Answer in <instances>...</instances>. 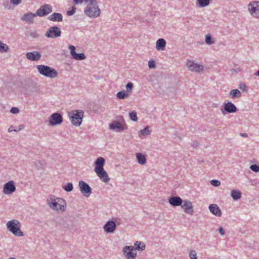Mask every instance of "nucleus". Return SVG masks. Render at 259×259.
<instances>
[{
    "label": "nucleus",
    "instance_id": "nucleus-6",
    "mask_svg": "<svg viewBox=\"0 0 259 259\" xmlns=\"http://www.w3.org/2000/svg\"><path fill=\"white\" fill-rule=\"evenodd\" d=\"M248 10L252 17L259 18V1L250 2L248 5Z\"/></svg>",
    "mask_w": 259,
    "mask_h": 259
},
{
    "label": "nucleus",
    "instance_id": "nucleus-9",
    "mask_svg": "<svg viewBox=\"0 0 259 259\" xmlns=\"http://www.w3.org/2000/svg\"><path fill=\"white\" fill-rule=\"evenodd\" d=\"M123 254L127 259H135L137 256V252L133 246H126L123 248Z\"/></svg>",
    "mask_w": 259,
    "mask_h": 259
},
{
    "label": "nucleus",
    "instance_id": "nucleus-44",
    "mask_svg": "<svg viewBox=\"0 0 259 259\" xmlns=\"http://www.w3.org/2000/svg\"><path fill=\"white\" fill-rule=\"evenodd\" d=\"M148 66L150 68H153L155 67V62L154 60H150L148 62Z\"/></svg>",
    "mask_w": 259,
    "mask_h": 259
},
{
    "label": "nucleus",
    "instance_id": "nucleus-11",
    "mask_svg": "<svg viewBox=\"0 0 259 259\" xmlns=\"http://www.w3.org/2000/svg\"><path fill=\"white\" fill-rule=\"evenodd\" d=\"M16 190L14 182L10 181L4 184L3 186V193L6 195H10L14 193Z\"/></svg>",
    "mask_w": 259,
    "mask_h": 259
},
{
    "label": "nucleus",
    "instance_id": "nucleus-37",
    "mask_svg": "<svg viewBox=\"0 0 259 259\" xmlns=\"http://www.w3.org/2000/svg\"><path fill=\"white\" fill-rule=\"evenodd\" d=\"M133 88V84L131 82H128L126 85V89L128 92H132V89Z\"/></svg>",
    "mask_w": 259,
    "mask_h": 259
},
{
    "label": "nucleus",
    "instance_id": "nucleus-43",
    "mask_svg": "<svg viewBox=\"0 0 259 259\" xmlns=\"http://www.w3.org/2000/svg\"><path fill=\"white\" fill-rule=\"evenodd\" d=\"M75 11H76V7L75 6H73L71 10L68 11L67 12V14L68 16L72 15L73 14H74L75 13Z\"/></svg>",
    "mask_w": 259,
    "mask_h": 259
},
{
    "label": "nucleus",
    "instance_id": "nucleus-25",
    "mask_svg": "<svg viewBox=\"0 0 259 259\" xmlns=\"http://www.w3.org/2000/svg\"><path fill=\"white\" fill-rule=\"evenodd\" d=\"M229 96L231 98H240L241 96V93L239 90L238 89H234L232 90L230 93Z\"/></svg>",
    "mask_w": 259,
    "mask_h": 259
},
{
    "label": "nucleus",
    "instance_id": "nucleus-50",
    "mask_svg": "<svg viewBox=\"0 0 259 259\" xmlns=\"http://www.w3.org/2000/svg\"><path fill=\"white\" fill-rule=\"evenodd\" d=\"M219 232L221 235H223L225 234V230L223 228H220L219 229Z\"/></svg>",
    "mask_w": 259,
    "mask_h": 259
},
{
    "label": "nucleus",
    "instance_id": "nucleus-13",
    "mask_svg": "<svg viewBox=\"0 0 259 259\" xmlns=\"http://www.w3.org/2000/svg\"><path fill=\"white\" fill-rule=\"evenodd\" d=\"M186 65L188 68L192 71L200 72L203 69V65L197 64L191 61H188Z\"/></svg>",
    "mask_w": 259,
    "mask_h": 259
},
{
    "label": "nucleus",
    "instance_id": "nucleus-29",
    "mask_svg": "<svg viewBox=\"0 0 259 259\" xmlns=\"http://www.w3.org/2000/svg\"><path fill=\"white\" fill-rule=\"evenodd\" d=\"M9 49V46L0 40V52L6 53L8 51Z\"/></svg>",
    "mask_w": 259,
    "mask_h": 259
},
{
    "label": "nucleus",
    "instance_id": "nucleus-46",
    "mask_svg": "<svg viewBox=\"0 0 259 259\" xmlns=\"http://www.w3.org/2000/svg\"><path fill=\"white\" fill-rule=\"evenodd\" d=\"M11 3L14 5H18L21 3V0H10Z\"/></svg>",
    "mask_w": 259,
    "mask_h": 259
},
{
    "label": "nucleus",
    "instance_id": "nucleus-27",
    "mask_svg": "<svg viewBox=\"0 0 259 259\" xmlns=\"http://www.w3.org/2000/svg\"><path fill=\"white\" fill-rule=\"evenodd\" d=\"M130 96L128 93H126L125 91H122L118 92L116 94V97L119 99H123Z\"/></svg>",
    "mask_w": 259,
    "mask_h": 259
},
{
    "label": "nucleus",
    "instance_id": "nucleus-23",
    "mask_svg": "<svg viewBox=\"0 0 259 259\" xmlns=\"http://www.w3.org/2000/svg\"><path fill=\"white\" fill-rule=\"evenodd\" d=\"M137 160L138 163L141 165H144L146 162V155L142 153H137L136 155Z\"/></svg>",
    "mask_w": 259,
    "mask_h": 259
},
{
    "label": "nucleus",
    "instance_id": "nucleus-2",
    "mask_svg": "<svg viewBox=\"0 0 259 259\" xmlns=\"http://www.w3.org/2000/svg\"><path fill=\"white\" fill-rule=\"evenodd\" d=\"M105 160L102 157H98L95 162L94 171L98 177L104 183H108L110 181V178L104 169Z\"/></svg>",
    "mask_w": 259,
    "mask_h": 259
},
{
    "label": "nucleus",
    "instance_id": "nucleus-38",
    "mask_svg": "<svg viewBox=\"0 0 259 259\" xmlns=\"http://www.w3.org/2000/svg\"><path fill=\"white\" fill-rule=\"evenodd\" d=\"M190 259H197V254L195 250H191L189 253Z\"/></svg>",
    "mask_w": 259,
    "mask_h": 259
},
{
    "label": "nucleus",
    "instance_id": "nucleus-40",
    "mask_svg": "<svg viewBox=\"0 0 259 259\" xmlns=\"http://www.w3.org/2000/svg\"><path fill=\"white\" fill-rule=\"evenodd\" d=\"M250 168L254 172H258L259 171V166L254 164L251 165L250 166Z\"/></svg>",
    "mask_w": 259,
    "mask_h": 259
},
{
    "label": "nucleus",
    "instance_id": "nucleus-33",
    "mask_svg": "<svg viewBox=\"0 0 259 259\" xmlns=\"http://www.w3.org/2000/svg\"><path fill=\"white\" fill-rule=\"evenodd\" d=\"M130 119L134 121H137L138 119L137 113L135 111L130 113Z\"/></svg>",
    "mask_w": 259,
    "mask_h": 259
},
{
    "label": "nucleus",
    "instance_id": "nucleus-52",
    "mask_svg": "<svg viewBox=\"0 0 259 259\" xmlns=\"http://www.w3.org/2000/svg\"><path fill=\"white\" fill-rule=\"evenodd\" d=\"M255 75L259 76V70L256 73H255Z\"/></svg>",
    "mask_w": 259,
    "mask_h": 259
},
{
    "label": "nucleus",
    "instance_id": "nucleus-4",
    "mask_svg": "<svg viewBox=\"0 0 259 259\" xmlns=\"http://www.w3.org/2000/svg\"><path fill=\"white\" fill-rule=\"evenodd\" d=\"M38 72L46 77L54 78L58 76L57 71L53 68L44 65H38L36 66Z\"/></svg>",
    "mask_w": 259,
    "mask_h": 259
},
{
    "label": "nucleus",
    "instance_id": "nucleus-45",
    "mask_svg": "<svg viewBox=\"0 0 259 259\" xmlns=\"http://www.w3.org/2000/svg\"><path fill=\"white\" fill-rule=\"evenodd\" d=\"M105 231L107 233L113 232L116 228H104Z\"/></svg>",
    "mask_w": 259,
    "mask_h": 259
},
{
    "label": "nucleus",
    "instance_id": "nucleus-26",
    "mask_svg": "<svg viewBox=\"0 0 259 259\" xmlns=\"http://www.w3.org/2000/svg\"><path fill=\"white\" fill-rule=\"evenodd\" d=\"M9 231L13 233L16 236H23V232L20 230V228H8Z\"/></svg>",
    "mask_w": 259,
    "mask_h": 259
},
{
    "label": "nucleus",
    "instance_id": "nucleus-10",
    "mask_svg": "<svg viewBox=\"0 0 259 259\" xmlns=\"http://www.w3.org/2000/svg\"><path fill=\"white\" fill-rule=\"evenodd\" d=\"M109 128L110 130L117 132L123 131L126 128V125L124 120L122 121H114L110 124Z\"/></svg>",
    "mask_w": 259,
    "mask_h": 259
},
{
    "label": "nucleus",
    "instance_id": "nucleus-5",
    "mask_svg": "<svg viewBox=\"0 0 259 259\" xmlns=\"http://www.w3.org/2000/svg\"><path fill=\"white\" fill-rule=\"evenodd\" d=\"M69 116L71 123L75 126H79L83 116V112L82 110H74L69 112Z\"/></svg>",
    "mask_w": 259,
    "mask_h": 259
},
{
    "label": "nucleus",
    "instance_id": "nucleus-35",
    "mask_svg": "<svg viewBox=\"0 0 259 259\" xmlns=\"http://www.w3.org/2000/svg\"><path fill=\"white\" fill-rule=\"evenodd\" d=\"M64 189L67 192H70L73 189V185L71 183H68L64 187Z\"/></svg>",
    "mask_w": 259,
    "mask_h": 259
},
{
    "label": "nucleus",
    "instance_id": "nucleus-34",
    "mask_svg": "<svg viewBox=\"0 0 259 259\" xmlns=\"http://www.w3.org/2000/svg\"><path fill=\"white\" fill-rule=\"evenodd\" d=\"M205 42L208 45H210L213 43V40L210 34H207L205 38Z\"/></svg>",
    "mask_w": 259,
    "mask_h": 259
},
{
    "label": "nucleus",
    "instance_id": "nucleus-39",
    "mask_svg": "<svg viewBox=\"0 0 259 259\" xmlns=\"http://www.w3.org/2000/svg\"><path fill=\"white\" fill-rule=\"evenodd\" d=\"M140 133L143 135H147L150 134V131L148 130V127H145L144 129L141 130Z\"/></svg>",
    "mask_w": 259,
    "mask_h": 259
},
{
    "label": "nucleus",
    "instance_id": "nucleus-14",
    "mask_svg": "<svg viewBox=\"0 0 259 259\" xmlns=\"http://www.w3.org/2000/svg\"><path fill=\"white\" fill-rule=\"evenodd\" d=\"M52 12V8L48 5L40 7V8L37 11L36 14L39 16H45Z\"/></svg>",
    "mask_w": 259,
    "mask_h": 259
},
{
    "label": "nucleus",
    "instance_id": "nucleus-19",
    "mask_svg": "<svg viewBox=\"0 0 259 259\" xmlns=\"http://www.w3.org/2000/svg\"><path fill=\"white\" fill-rule=\"evenodd\" d=\"M182 199L179 196H174L170 198L168 202L170 204L174 206H181L183 203Z\"/></svg>",
    "mask_w": 259,
    "mask_h": 259
},
{
    "label": "nucleus",
    "instance_id": "nucleus-32",
    "mask_svg": "<svg viewBox=\"0 0 259 259\" xmlns=\"http://www.w3.org/2000/svg\"><path fill=\"white\" fill-rule=\"evenodd\" d=\"M210 0H197V5L201 7H204L209 5Z\"/></svg>",
    "mask_w": 259,
    "mask_h": 259
},
{
    "label": "nucleus",
    "instance_id": "nucleus-24",
    "mask_svg": "<svg viewBox=\"0 0 259 259\" xmlns=\"http://www.w3.org/2000/svg\"><path fill=\"white\" fill-rule=\"evenodd\" d=\"M49 19L52 21H62L63 19L62 15L60 13H54L51 15Z\"/></svg>",
    "mask_w": 259,
    "mask_h": 259
},
{
    "label": "nucleus",
    "instance_id": "nucleus-1",
    "mask_svg": "<svg viewBox=\"0 0 259 259\" xmlns=\"http://www.w3.org/2000/svg\"><path fill=\"white\" fill-rule=\"evenodd\" d=\"M47 203L51 209L58 213L64 212L66 210V202L63 198L51 195L48 198Z\"/></svg>",
    "mask_w": 259,
    "mask_h": 259
},
{
    "label": "nucleus",
    "instance_id": "nucleus-18",
    "mask_svg": "<svg viewBox=\"0 0 259 259\" xmlns=\"http://www.w3.org/2000/svg\"><path fill=\"white\" fill-rule=\"evenodd\" d=\"M210 211L214 215L217 217L222 215V211L220 207L216 204H212L209 206Z\"/></svg>",
    "mask_w": 259,
    "mask_h": 259
},
{
    "label": "nucleus",
    "instance_id": "nucleus-41",
    "mask_svg": "<svg viewBox=\"0 0 259 259\" xmlns=\"http://www.w3.org/2000/svg\"><path fill=\"white\" fill-rule=\"evenodd\" d=\"M210 183L212 185L215 186V187H218V186H219L221 184V183L218 180H212L210 182Z\"/></svg>",
    "mask_w": 259,
    "mask_h": 259
},
{
    "label": "nucleus",
    "instance_id": "nucleus-51",
    "mask_svg": "<svg viewBox=\"0 0 259 259\" xmlns=\"http://www.w3.org/2000/svg\"><path fill=\"white\" fill-rule=\"evenodd\" d=\"M241 136L245 137H247V135L246 134H241Z\"/></svg>",
    "mask_w": 259,
    "mask_h": 259
},
{
    "label": "nucleus",
    "instance_id": "nucleus-36",
    "mask_svg": "<svg viewBox=\"0 0 259 259\" xmlns=\"http://www.w3.org/2000/svg\"><path fill=\"white\" fill-rule=\"evenodd\" d=\"M23 128H24V126L23 125H19V127L18 128H16V129H15L13 126H11L9 128V132H13V131H15V132L19 131L21 130L22 129H23Z\"/></svg>",
    "mask_w": 259,
    "mask_h": 259
},
{
    "label": "nucleus",
    "instance_id": "nucleus-15",
    "mask_svg": "<svg viewBox=\"0 0 259 259\" xmlns=\"http://www.w3.org/2000/svg\"><path fill=\"white\" fill-rule=\"evenodd\" d=\"M70 50V54L72 57L76 60H82L85 58V56L83 53L77 54L75 52V48L74 46L70 45L69 46Z\"/></svg>",
    "mask_w": 259,
    "mask_h": 259
},
{
    "label": "nucleus",
    "instance_id": "nucleus-3",
    "mask_svg": "<svg viewBox=\"0 0 259 259\" xmlns=\"http://www.w3.org/2000/svg\"><path fill=\"white\" fill-rule=\"evenodd\" d=\"M87 5L84 12L88 17L94 18L99 17L101 14V10L99 9L96 0H85Z\"/></svg>",
    "mask_w": 259,
    "mask_h": 259
},
{
    "label": "nucleus",
    "instance_id": "nucleus-49",
    "mask_svg": "<svg viewBox=\"0 0 259 259\" xmlns=\"http://www.w3.org/2000/svg\"><path fill=\"white\" fill-rule=\"evenodd\" d=\"M73 1L75 4H81L83 1L85 2V0H73Z\"/></svg>",
    "mask_w": 259,
    "mask_h": 259
},
{
    "label": "nucleus",
    "instance_id": "nucleus-22",
    "mask_svg": "<svg viewBox=\"0 0 259 259\" xmlns=\"http://www.w3.org/2000/svg\"><path fill=\"white\" fill-rule=\"evenodd\" d=\"M166 45V41L163 38H160L157 40L156 41V49L158 51L161 50L163 51L165 50Z\"/></svg>",
    "mask_w": 259,
    "mask_h": 259
},
{
    "label": "nucleus",
    "instance_id": "nucleus-53",
    "mask_svg": "<svg viewBox=\"0 0 259 259\" xmlns=\"http://www.w3.org/2000/svg\"><path fill=\"white\" fill-rule=\"evenodd\" d=\"M10 259H16V258H14V257H11V258H10Z\"/></svg>",
    "mask_w": 259,
    "mask_h": 259
},
{
    "label": "nucleus",
    "instance_id": "nucleus-12",
    "mask_svg": "<svg viewBox=\"0 0 259 259\" xmlns=\"http://www.w3.org/2000/svg\"><path fill=\"white\" fill-rule=\"evenodd\" d=\"M80 190L82 194L86 197H88L91 194V188L84 182L80 181L79 183Z\"/></svg>",
    "mask_w": 259,
    "mask_h": 259
},
{
    "label": "nucleus",
    "instance_id": "nucleus-7",
    "mask_svg": "<svg viewBox=\"0 0 259 259\" xmlns=\"http://www.w3.org/2000/svg\"><path fill=\"white\" fill-rule=\"evenodd\" d=\"M61 34V31L60 28L57 26H52L47 30L45 36L48 38H54L60 37Z\"/></svg>",
    "mask_w": 259,
    "mask_h": 259
},
{
    "label": "nucleus",
    "instance_id": "nucleus-30",
    "mask_svg": "<svg viewBox=\"0 0 259 259\" xmlns=\"http://www.w3.org/2000/svg\"><path fill=\"white\" fill-rule=\"evenodd\" d=\"M241 193L240 191L237 190H233L231 192V196L234 200H237L240 198Z\"/></svg>",
    "mask_w": 259,
    "mask_h": 259
},
{
    "label": "nucleus",
    "instance_id": "nucleus-20",
    "mask_svg": "<svg viewBox=\"0 0 259 259\" xmlns=\"http://www.w3.org/2000/svg\"><path fill=\"white\" fill-rule=\"evenodd\" d=\"M36 16H37L36 13L32 14L31 13H28L23 16L22 20L26 22L32 23L33 21L34 18Z\"/></svg>",
    "mask_w": 259,
    "mask_h": 259
},
{
    "label": "nucleus",
    "instance_id": "nucleus-47",
    "mask_svg": "<svg viewBox=\"0 0 259 259\" xmlns=\"http://www.w3.org/2000/svg\"><path fill=\"white\" fill-rule=\"evenodd\" d=\"M10 112L13 114L18 113L19 112V110L17 107H13L11 108Z\"/></svg>",
    "mask_w": 259,
    "mask_h": 259
},
{
    "label": "nucleus",
    "instance_id": "nucleus-8",
    "mask_svg": "<svg viewBox=\"0 0 259 259\" xmlns=\"http://www.w3.org/2000/svg\"><path fill=\"white\" fill-rule=\"evenodd\" d=\"M181 206L185 213L190 215L194 214V210L192 203L191 201L188 200H184L183 201Z\"/></svg>",
    "mask_w": 259,
    "mask_h": 259
},
{
    "label": "nucleus",
    "instance_id": "nucleus-21",
    "mask_svg": "<svg viewBox=\"0 0 259 259\" xmlns=\"http://www.w3.org/2000/svg\"><path fill=\"white\" fill-rule=\"evenodd\" d=\"M225 110L228 113H234L236 111V106L231 102H228L225 104Z\"/></svg>",
    "mask_w": 259,
    "mask_h": 259
},
{
    "label": "nucleus",
    "instance_id": "nucleus-28",
    "mask_svg": "<svg viewBox=\"0 0 259 259\" xmlns=\"http://www.w3.org/2000/svg\"><path fill=\"white\" fill-rule=\"evenodd\" d=\"M134 245L135 246H136V248H135L136 250H143L145 249V244L142 242L136 241L134 243Z\"/></svg>",
    "mask_w": 259,
    "mask_h": 259
},
{
    "label": "nucleus",
    "instance_id": "nucleus-48",
    "mask_svg": "<svg viewBox=\"0 0 259 259\" xmlns=\"http://www.w3.org/2000/svg\"><path fill=\"white\" fill-rule=\"evenodd\" d=\"M239 88L241 90H243V91H247V86L244 84V83H242L240 85H239Z\"/></svg>",
    "mask_w": 259,
    "mask_h": 259
},
{
    "label": "nucleus",
    "instance_id": "nucleus-31",
    "mask_svg": "<svg viewBox=\"0 0 259 259\" xmlns=\"http://www.w3.org/2000/svg\"><path fill=\"white\" fill-rule=\"evenodd\" d=\"M20 225V222L18 220H13L9 221L7 224V227H18Z\"/></svg>",
    "mask_w": 259,
    "mask_h": 259
},
{
    "label": "nucleus",
    "instance_id": "nucleus-16",
    "mask_svg": "<svg viewBox=\"0 0 259 259\" xmlns=\"http://www.w3.org/2000/svg\"><path fill=\"white\" fill-rule=\"evenodd\" d=\"M49 122L52 125L60 124L62 122V117L59 113H54L51 115Z\"/></svg>",
    "mask_w": 259,
    "mask_h": 259
},
{
    "label": "nucleus",
    "instance_id": "nucleus-42",
    "mask_svg": "<svg viewBox=\"0 0 259 259\" xmlns=\"http://www.w3.org/2000/svg\"><path fill=\"white\" fill-rule=\"evenodd\" d=\"M104 227H116L115 223L113 221H108Z\"/></svg>",
    "mask_w": 259,
    "mask_h": 259
},
{
    "label": "nucleus",
    "instance_id": "nucleus-17",
    "mask_svg": "<svg viewBox=\"0 0 259 259\" xmlns=\"http://www.w3.org/2000/svg\"><path fill=\"white\" fill-rule=\"evenodd\" d=\"M27 58L31 61H38L40 59L41 55L37 51L28 52L26 54Z\"/></svg>",
    "mask_w": 259,
    "mask_h": 259
}]
</instances>
